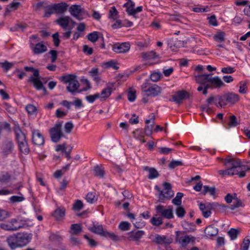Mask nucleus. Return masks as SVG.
<instances>
[{
    "instance_id": "obj_13",
    "label": "nucleus",
    "mask_w": 250,
    "mask_h": 250,
    "mask_svg": "<svg viewBox=\"0 0 250 250\" xmlns=\"http://www.w3.org/2000/svg\"><path fill=\"white\" fill-rule=\"evenodd\" d=\"M32 238L31 233H19L17 234V241L19 247H22L27 245Z\"/></svg>"
},
{
    "instance_id": "obj_18",
    "label": "nucleus",
    "mask_w": 250,
    "mask_h": 250,
    "mask_svg": "<svg viewBox=\"0 0 250 250\" xmlns=\"http://www.w3.org/2000/svg\"><path fill=\"white\" fill-rule=\"evenodd\" d=\"M32 141L35 145L41 146L44 144V138L38 130L32 131Z\"/></svg>"
},
{
    "instance_id": "obj_35",
    "label": "nucleus",
    "mask_w": 250,
    "mask_h": 250,
    "mask_svg": "<svg viewBox=\"0 0 250 250\" xmlns=\"http://www.w3.org/2000/svg\"><path fill=\"white\" fill-rule=\"evenodd\" d=\"M199 208L202 212V214L205 218H208L211 215V211L207 207L205 206V204L203 203H200L199 205Z\"/></svg>"
},
{
    "instance_id": "obj_60",
    "label": "nucleus",
    "mask_w": 250,
    "mask_h": 250,
    "mask_svg": "<svg viewBox=\"0 0 250 250\" xmlns=\"http://www.w3.org/2000/svg\"><path fill=\"white\" fill-rule=\"evenodd\" d=\"M26 110L29 114H34L36 113V107L32 104H28L26 106Z\"/></svg>"
},
{
    "instance_id": "obj_58",
    "label": "nucleus",
    "mask_w": 250,
    "mask_h": 250,
    "mask_svg": "<svg viewBox=\"0 0 250 250\" xmlns=\"http://www.w3.org/2000/svg\"><path fill=\"white\" fill-rule=\"evenodd\" d=\"M250 245V238L247 236L244 239L242 250H248Z\"/></svg>"
},
{
    "instance_id": "obj_6",
    "label": "nucleus",
    "mask_w": 250,
    "mask_h": 250,
    "mask_svg": "<svg viewBox=\"0 0 250 250\" xmlns=\"http://www.w3.org/2000/svg\"><path fill=\"white\" fill-rule=\"evenodd\" d=\"M61 80L64 83L68 84L66 89L68 92L73 95L77 92L80 84L77 80L76 75L73 74L65 75L62 77Z\"/></svg>"
},
{
    "instance_id": "obj_11",
    "label": "nucleus",
    "mask_w": 250,
    "mask_h": 250,
    "mask_svg": "<svg viewBox=\"0 0 250 250\" xmlns=\"http://www.w3.org/2000/svg\"><path fill=\"white\" fill-rule=\"evenodd\" d=\"M127 2L125 3L123 6L126 8V11L130 16H133L136 18L135 15L143 10V7L140 6L136 8H134L135 3L132 0H126Z\"/></svg>"
},
{
    "instance_id": "obj_19",
    "label": "nucleus",
    "mask_w": 250,
    "mask_h": 250,
    "mask_svg": "<svg viewBox=\"0 0 250 250\" xmlns=\"http://www.w3.org/2000/svg\"><path fill=\"white\" fill-rule=\"evenodd\" d=\"M14 148V145L11 140L6 141L3 144L2 147V153L5 156H7V155L11 154Z\"/></svg>"
},
{
    "instance_id": "obj_64",
    "label": "nucleus",
    "mask_w": 250,
    "mask_h": 250,
    "mask_svg": "<svg viewBox=\"0 0 250 250\" xmlns=\"http://www.w3.org/2000/svg\"><path fill=\"white\" fill-rule=\"evenodd\" d=\"M136 92L135 91L130 90L127 93V99L131 102H134L136 99Z\"/></svg>"
},
{
    "instance_id": "obj_36",
    "label": "nucleus",
    "mask_w": 250,
    "mask_h": 250,
    "mask_svg": "<svg viewBox=\"0 0 250 250\" xmlns=\"http://www.w3.org/2000/svg\"><path fill=\"white\" fill-rule=\"evenodd\" d=\"M65 214V209L63 208L57 209L54 214V217L58 220L62 218Z\"/></svg>"
},
{
    "instance_id": "obj_23",
    "label": "nucleus",
    "mask_w": 250,
    "mask_h": 250,
    "mask_svg": "<svg viewBox=\"0 0 250 250\" xmlns=\"http://www.w3.org/2000/svg\"><path fill=\"white\" fill-rule=\"evenodd\" d=\"M53 5L55 13L58 14L64 13L66 11L68 7V5L65 2L55 3Z\"/></svg>"
},
{
    "instance_id": "obj_43",
    "label": "nucleus",
    "mask_w": 250,
    "mask_h": 250,
    "mask_svg": "<svg viewBox=\"0 0 250 250\" xmlns=\"http://www.w3.org/2000/svg\"><path fill=\"white\" fill-rule=\"evenodd\" d=\"M85 199L87 202L92 204L97 201V198L95 196V193L89 192L87 194Z\"/></svg>"
},
{
    "instance_id": "obj_2",
    "label": "nucleus",
    "mask_w": 250,
    "mask_h": 250,
    "mask_svg": "<svg viewBox=\"0 0 250 250\" xmlns=\"http://www.w3.org/2000/svg\"><path fill=\"white\" fill-rule=\"evenodd\" d=\"M224 165L229 169H231L234 175H238L242 178L246 175L245 170L241 166V161L230 156L228 157L224 161Z\"/></svg>"
},
{
    "instance_id": "obj_44",
    "label": "nucleus",
    "mask_w": 250,
    "mask_h": 250,
    "mask_svg": "<svg viewBox=\"0 0 250 250\" xmlns=\"http://www.w3.org/2000/svg\"><path fill=\"white\" fill-rule=\"evenodd\" d=\"M10 175L6 172H2L0 173V182L2 183H7L10 180Z\"/></svg>"
},
{
    "instance_id": "obj_21",
    "label": "nucleus",
    "mask_w": 250,
    "mask_h": 250,
    "mask_svg": "<svg viewBox=\"0 0 250 250\" xmlns=\"http://www.w3.org/2000/svg\"><path fill=\"white\" fill-rule=\"evenodd\" d=\"M114 85L113 83H108L106 87L104 88L100 94V98L105 100L108 98L113 91Z\"/></svg>"
},
{
    "instance_id": "obj_55",
    "label": "nucleus",
    "mask_w": 250,
    "mask_h": 250,
    "mask_svg": "<svg viewBox=\"0 0 250 250\" xmlns=\"http://www.w3.org/2000/svg\"><path fill=\"white\" fill-rule=\"evenodd\" d=\"M98 98H100V94L99 93H96L93 95L87 96L85 97V99L89 103H93Z\"/></svg>"
},
{
    "instance_id": "obj_20",
    "label": "nucleus",
    "mask_w": 250,
    "mask_h": 250,
    "mask_svg": "<svg viewBox=\"0 0 250 250\" xmlns=\"http://www.w3.org/2000/svg\"><path fill=\"white\" fill-rule=\"evenodd\" d=\"M188 96V94L185 90L178 91L172 96V100H169L170 101H173L176 104H180L182 101Z\"/></svg>"
},
{
    "instance_id": "obj_53",
    "label": "nucleus",
    "mask_w": 250,
    "mask_h": 250,
    "mask_svg": "<svg viewBox=\"0 0 250 250\" xmlns=\"http://www.w3.org/2000/svg\"><path fill=\"white\" fill-rule=\"evenodd\" d=\"M109 13L108 18L109 19H117L118 12L114 6L111 8Z\"/></svg>"
},
{
    "instance_id": "obj_62",
    "label": "nucleus",
    "mask_w": 250,
    "mask_h": 250,
    "mask_svg": "<svg viewBox=\"0 0 250 250\" xmlns=\"http://www.w3.org/2000/svg\"><path fill=\"white\" fill-rule=\"evenodd\" d=\"M237 197L236 194L234 193L233 195L230 193H228L225 197V200L227 203H231L233 200Z\"/></svg>"
},
{
    "instance_id": "obj_25",
    "label": "nucleus",
    "mask_w": 250,
    "mask_h": 250,
    "mask_svg": "<svg viewBox=\"0 0 250 250\" xmlns=\"http://www.w3.org/2000/svg\"><path fill=\"white\" fill-rule=\"evenodd\" d=\"M32 49L34 54H39L43 53L47 51V47L43 42L37 43L34 46L32 47Z\"/></svg>"
},
{
    "instance_id": "obj_40",
    "label": "nucleus",
    "mask_w": 250,
    "mask_h": 250,
    "mask_svg": "<svg viewBox=\"0 0 250 250\" xmlns=\"http://www.w3.org/2000/svg\"><path fill=\"white\" fill-rule=\"evenodd\" d=\"M95 175L100 178H103L104 175V168L100 166H96L94 169Z\"/></svg>"
},
{
    "instance_id": "obj_61",
    "label": "nucleus",
    "mask_w": 250,
    "mask_h": 250,
    "mask_svg": "<svg viewBox=\"0 0 250 250\" xmlns=\"http://www.w3.org/2000/svg\"><path fill=\"white\" fill-rule=\"evenodd\" d=\"M133 225L136 228H142L145 226V223L140 219H137L133 222Z\"/></svg>"
},
{
    "instance_id": "obj_41",
    "label": "nucleus",
    "mask_w": 250,
    "mask_h": 250,
    "mask_svg": "<svg viewBox=\"0 0 250 250\" xmlns=\"http://www.w3.org/2000/svg\"><path fill=\"white\" fill-rule=\"evenodd\" d=\"M183 195V193L181 192H178L176 197L172 200V203L177 206H180L182 203V198Z\"/></svg>"
},
{
    "instance_id": "obj_50",
    "label": "nucleus",
    "mask_w": 250,
    "mask_h": 250,
    "mask_svg": "<svg viewBox=\"0 0 250 250\" xmlns=\"http://www.w3.org/2000/svg\"><path fill=\"white\" fill-rule=\"evenodd\" d=\"M130 223L125 221L121 222L119 225V229L122 231H127L130 229Z\"/></svg>"
},
{
    "instance_id": "obj_37",
    "label": "nucleus",
    "mask_w": 250,
    "mask_h": 250,
    "mask_svg": "<svg viewBox=\"0 0 250 250\" xmlns=\"http://www.w3.org/2000/svg\"><path fill=\"white\" fill-rule=\"evenodd\" d=\"M18 144L20 150L21 152L24 154H27L29 152V148L26 141L18 143Z\"/></svg>"
},
{
    "instance_id": "obj_56",
    "label": "nucleus",
    "mask_w": 250,
    "mask_h": 250,
    "mask_svg": "<svg viewBox=\"0 0 250 250\" xmlns=\"http://www.w3.org/2000/svg\"><path fill=\"white\" fill-rule=\"evenodd\" d=\"M118 63H103L102 67L105 69L117 70L119 68Z\"/></svg>"
},
{
    "instance_id": "obj_7",
    "label": "nucleus",
    "mask_w": 250,
    "mask_h": 250,
    "mask_svg": "<svg viewBox=\"0 0 250 250\" xmlns=\"http://www.w3.org/2000/svg\"><path fill=\"white\" fill-rule=\"evenodd\" d=\"M71 15L75 19L82 21L89 17L87 11L79 5H72L69 8Z\"/></svg>"
},
{
    "instance_id": "obj_3",
    "label": "nucleus",
    "mask_w": 250,
    "mask_h": 250,
    "mask_svg": "<svg viewBox=\"0 0 250 250\" xmlns=\"http://www.w3.org/2000/svg\"><path fill=\"white\" fill-rule=\"evenodd\" d=\"M142 92L144 96L156 97L161 93L162 88L160 86L156 84L151 83L148 79L146 80L145 82L141 86Z\"/></svg>"
},
{
    "instance_id": "obj_63",
    "label": "nucleus",
    "mask_w": 250,
    "mask_h": 250,
    "mask_svg": "<svg viewBox=\"0 0 250 250\" xmlns=\"http://www.w3.org/2000/svg\"><path fill=\"white\" fill-rule=\"evenodd\" d=\"M83 208V203L81 200H77L73 205L74 209L77 211H79L81 210Z\"/></svg>"
},
{
    "instance_id": "obj_16",
    "label": "nucleus",
    "mask_w": 250,
    "mask_h": 250,
    "mask_svg": "<svg viewBox=\"0 0 250 250\" xmlns=\"http://www.w3.org/2000/svg\"><path fill=\"white\" fill-rule=\"evenodd\" d=\"M153 241L159 245H169L172 243L173 239L171 237L166 235L156 234Z\"/></svg>"
},
{
    "instance_id": "obj_1",
    "label": "nucleus",
    "mask_w": 250,
    "mask_h": 250,
    "mask_svg": "<svg viewBox=\"0 0 250 250\" xmlns=\"http://www.w3.org/2000/svg\"><path fill=\"white\" fill-rule=\"evenodd\" d=\"M195 82L200 85L197 88L198 91H203V94L206 95L209 88H219L224 85V83L218 76L212 77L210 74H203L195 76Z\"/></svg>"
},
{
    "instance_id": "obj_24",
    "label": "nucleus",
    "mask_w": 250,
    "mask_h": 250,
    "mask_svg": "<svg viewBox=\"0 0 250 250\" xmlns=\"http://www.w3.org/2000/svg\"><path fill=\"white\" fill-rule=\"evenodd\" d=\"M141 56L144 61H150L159 58V55L154 51H150L146 52H143L141 54Z\"/></svg>"
},
{
    "instance_id": "obj_54",
    "label": "nucleus",
    "mask_w": 250,
    "mask_h": 250,
    "mask_svg": "<svg viewBox=\"0 0 250 250\" xmlns=\"http://www.w3.org/2000/svg\"><path fill=\"white\" fill-rule=\"evenodd\" d=\"M151 223L155 226H159L163 223L162 219L161 217H153L150 220Z\"/></svg>"
},
{
    "instance_id": "obj_47",
    "label": "nucleus",
    "mask_w": 250,
    "mask_h": 250,
    "mask_svg": "<svg viewBox=\"0 0 250 250\" xmlns=\"http://www.w3.org/2000/svg\"><path fill=\"white\" fill-rule=\"evenodd\" d=\"M53 8L54 7L53 4L47 6L44 12V17L48 18L52 14L55 13Z\"/></svg>"
},
{
    "instance_id": "obj_17",
    "label": "nucleus",
    "mask_w": 250,
    "mask_h": 250,
    "mask_svg": "<svg viewBox=\"0 0 250 250\" xmlns=\"http://www.w3.org/2000/svg\"><path fill=\"white\" fill-rule=\"evenodd\" d=\"M10 223L13 231H16L25 226V221L16 218H12L8 220Z\"/></svg>"
},
{
    "instance_id": "obj_42",
    "label": "nucleus",
    "mask_w": 250,
    "mask_h": 250,
    "mask_svg": "<svg viewBox=\"0 0 250 250\" xmlns=\"http://www.w3.org/2000/svg\"><path fill=\"white\" fill-rule=\"evenodd\" d=\"M239 124L235 116L232 115L229 117V122L228 123L229 127H233L236 126Z\"/></svg>"
},
{
    "instance_id": "obj_5",
    "label": "nucleus",
    "mask_w": 250,
    "mask_h": 250,
    "mask_svg": "<svg viewBox=\"0 0 250 250\" xmlns=\"http://www.w3.org/2000/svg\"><path fill=\"white\" fill-rule=\"evenodd\" d=\"M218 103H216V105L218 107H222L228 104H233L239 100V96L234 93H227L222 96L217 95Z\"/></svg>"
},
{
    "instance_id": "obj_4",
    "label": "nucleus",
    "mask_w": 250,
    "mask_h": 250,
    "mask_svg": "<svg viewBox=\"0 0 250 250\" xmlns=\"http://www.w3.org/2000/svg\"><path fill=\"white\" fill-rule=\"evenodd\" d=\"M25 70L27 72L31 71V73H32V74L28 79V82L32 83L36 89H42L44 92H46V90L43 87L42 83L40 80L38 70L34 69L33 67L28 66L25 67Z\"/></svg>"
},
{
    "instance_id": "obj_26",
    "label": "nucleus",
    "mask_w": 250,
    "mask_h": 250,
    "mask_svg": "<svg viewBox=\"0 0 250 250\" xmlns=\"http://www.w3.org/2000/svg\"><path fill=\"white\" fill-rule=\"evenodd\" d=\"M88 229L91 232L100 235L101 236L104 235L105 231L104 230L102 225L98 224H93L92 227L89 228Z\"/></svg>"
},
{
    "instance_id": "obj_38",
    "label": "nucleus",
    "mask_w": 250,
    "mask_h": 250,
    "mask_svg": "<svg viewBox=\"0 0 250 250\" xmlns=\"http://www.w3.org/2000/svg\"><path fill=\"white\" fill-rule=\"evenodd\" d=\"M21 3L19 2H12L8 7H7L5 10V14H8L9 13L13 10H17Z\"/></svg>"
},
{
    "instance_id": "obj_14",
    "label": "nucleus",
    "mask_w": 250,
    "mask_h": 250,
    "mask_svg": "<svg viewBox=\"0 0 250 250\" xmlns=\"http://www.w3.org/2000/svg\"><path fill=\"white\" fill-rule=\"evenodd\" d=\"M157 212L160 213L161 215L166 218L170 219L174 217L173 213V209L171 207H168L167 208H165L162 205H158L156 207Z\"/></svg>"
},
{
    "instance_id": "obj_46",
    "label": "nucleus",
    "mask_w": 250,
    "mask_h": 250,
    "mask_svg": "<svg viewBox=\"0 0 250 250\" xmlns=\"http://www.w3.org/2000/svg\"><path fill=\"white\" fill-rule=\"evenodd\" d=\"M240 231L239 229L231 228L228 232L229 235L231 240H235L237 238L238 234Z\"/></svg>"
},
{
    "instance_id": "obj_34",
    "label": "nucleus",
    "mask_w": 250,
    "mask_h": 250,
    "mask_svg": "<svg viewBox=\"0 0 250 250\" xmlns=\"http://www.w3.org/2000/svg\"><path fill=\"white\" fill-rule=\"evenodd\" d=\"M133 134L136 139L139 140L142 143H145L146 141L144 140V135L143 131L141 129H137L135 130Z\"/></svg>"
},
{
    "instance_id": "obj_33",
    "label": "nucleus",
    "mask_w": 250,
    "mask_h": 250,
    "mask_svg": "<svg viewBox=\"0 0 250 250\" xmlns=\"http://www.w3.org/2000/svg\"><path fill=\"white\" fill-rule=\"evenodd\" d=\"M19 195H14L9 198V202L10 203H15L22 202L25 198L21 192H19Z\"/></svg>"
},
{
    "instance_id": "obj_27",
    "label": "nucleus",
    "mask_w": 250,
    "mask_h": 250,
    "mask_svg": "<svg viewBox=\"0 0 250 250\" xmlns=\"http://www.w3.org/2000/svg\"><path fill=\"white\" fill-rule=\"evenodd\" d=\"M218 232V229L211 225L208 226L205 229V233L207 237L215 236Z\"/></svg>"
},
{
    "instance_id": "obj_30",
    "label": "nucleus",
    "mask_w": 250,
    "mask_h": 250,
    "mask_svg": "<svg viewBox=\"0 0 250 250\" xmlns=\"http://www.w3.org/2000/svg\"><path fill=\"white\" fill-rule=\"evenodd\" d=\"M82 232V227L80 224H74L71 225L70 233L72 235H78Z\"/></svg>"
},
{
    "instance_id": "obj_28",
    "label": "nucleus",
    "mask_w": 250,
    "mask_h": 250,
    "mask_svg": "<svg viewBox=\"0 0 250 250\" xmlns=\"http://www.w3.org/2000/svg\"><path fill=\"white\" fill-rule=\"evenodd\" d=\"M6 241L8 246L12 250H15L19 248L18 242L17 241V235L10 236L7 237Z\"/></svg>"
},
{
    "instance_id": "obj_32",
    "label": "nucleus",
    "mask_w": 250,
    "mask_h": 250,
    "mask_svg": "<svg viewBox=\"0 0 250 250\" xmlns=\"http://www.w3.org/2000/svg\"><path fill=\"white\" fill-rule=\"evenodd\" d=\"M233 204L231 205H230L229 207H228L227 206L225 205H222V207L223 208H229L231 210H234L236 208H238L239 207H242L244 206V204L242 202V201L238 198L237 197H236L235 199L234 200Z\"/></svg>"
},
{
    "instance_id": "obj_31",
    "label": "nucleus",
    "mask_w": 250,
    "mask_h": 250,
    "mask_svg": "<svg viewBox=\"0 0 250 250\" xmlns=\"http://www.w3.org/2000/svg\"><path fill=\"white\" fill-rule=\"evenodd\" d=\"M144 170L148 172L149 174L148 175V178L150 179H153L159 176L158 171L154 168L145 167H144Z\"/></svg>"
},
{
    "instance_id": "obj_39",
    "label": "nucleus",
    "mask_w": 250,
    "mask_h": 250,
    "mask_svg": "<svg viewBox=\"0 0 250 250\" xmlns=\"http://www.w3.org/2000/svg\"><path fill=\"white\" fill-rule=\"evenodd\" d=\"M99 33L97 31H94L88 34L87 36V39L92 42H95L99 38Z\"/></svg>"
},
{
    "instance_id": "obj_8",
    "label": "nucleus",
    "mask_w": 250,
    "mask_h": 250,
    "mask_svg": "<svg viewBox=\"0 0 250 250\" xmlns=\"http://www.w3.org/2000/svg\"><path fill=\"white\" fill-rule=\"evenodd\" d=\"M50 135L51 140L53 142L57 143L59 142L63 136L62 131V123L60 122L57 123L54 127L50 129Z\"/></svg>"
},
{
    "instance_id": "obj_59",
    "label": "nucleus",
    "mask_w": 250,
    "mask_h": 250,
    "mask_svg": "<svg viewBox=\"0 0 250 250\" xmlns=\"http://www.w3.org/2000/svg\"><path fill=\"white\" fill-rule=\"evenodd\" d=\"M183 165V163L179 160H173L169 164L168 167L170 168H174L175 167Z\"/></svg>"
},
{
    "instance_id": "obj_15",
    "label": "nucleus",
    "mask_w": 250,
    "mask_h": 250,
    "mask_svg": "<svg viewBox=\"0 0 250 250\" xmlns=\"http://www.w3.org/2000/svg\"><path fill=\"white\" fill-rule=\"evenodd\" d=\"M130 48V43L128 42L122 43L116 42L113 45V50L117 53H124L128 52Z\"/></svg>"
},
{
    "instance_id": "obj_45",
    "label": "nucleus",
    "mask_w": 250,
    "mask_h": 250,
    "mask_svg": "<svg viewBox=\"0 0 250 250\" xmlns=\"http://www.w3.org/2000/svg\"><path fill=\"white\" fill-rule=\"evenodd\" d=\"M225 34L224 32H219L214 35L213 38L215 41L222 42L225 40Z\"/></svg>"
},
{
    "instance_id": "obj_49",
    "label": "nucleus",
    "mask_w": 250,
    "mask_h": 250,
    "mask_svg": "<svg viewBox=\"0 0 250 250\" xmlns=\"http://www.w3.org/2000/svg\"><path fill=\"white\" fill-rule=\"evenodd\" d=\"M175 212L176 215L180 218L184 217L186 214L185 209L181 206H178V207L175 209Z\"/></svg>"
},
{
    "instance_id": "obj_51",
    "label": "nucleus",
    "mask_w": 250,
    "mask_h": 250,
    "mask_svg": "<svg viewBox=\"0 0 250 250\" xmlns=\"http://www.w3.org/2000/svg\"><path fill=\"white\" fill-rule=\"evenodd\" d=\"M203 194H205L208 192L211 195H214L215 193V188L214 187H209L207 186L203 187Z\"/></svg>"
},
{
    "instance_id": "obj_22",
    "label": "nucleus",
    "mask_w": 250,
    "mask_h": 250,
    "mask_svg": "<svg viewBox=\"0 0 250 250\" xmlns=\"http://www.w3.org/2000/svg\"><path fill=\"white\" fill-rule=\"evenodd\" d=\"M145 234L143 230L132 231L128 233V237L129 240L136 241L141 239Z\"/></svg>"
},
{
    "instance_id": "obj_52",
    "label": "nucleus",
    "mask_w": 250,
    "mask_h": 250,
    "mask_svg": "<svg viewBox=\"0 0 250 250\" xmlns=\"http://www.w3.org/2000/svg\"><path fill=\"white\" fill-rule=\"evenodd\" d=\"M103 236L109 238L114 241H117L119 240V237L116 234H115L114 233L108 232L106 231H105L104 233Z\"/></svg>"
},
{
    "instance_id": "obj_12",
    "label": "nucleus",
    "mask_w": 250,
    "mask_h": 250,
    "mask_svg": "<svg viewBox=\"0 0 250 250\" xmlns=\"http://www.w3.org/2000/svg\"><path fill=\"white\" fill-rule=\"evenodd\" d=\"M56 22L61 27L66 29L72 25L73 26L76 24L72 18L69 16H61L56 20Z\"/></svg>"
},
{
    "instance_id": "obj_29",
    "label": "nucleus",
    "mask_w": 250,
    "mask_h": 250,
    "mask_svg": "<svg viewBox=\"0 0 250 250\" xmlns=\"http://www.w3.org/2000/svg\"><path fill=\"white\" fill-rule=\"evenodd\" d=\"M14 131L18 143L26 141L24 134L21 131L19 126L15 128Z\"/></svg>"
},
{
    "instance_id": "obj_48",
    "label": "nucleus",
    "mask_w": 250,
    "mask_h": 250,
    "mask_svg": "<svg viewBox=\"0 0 250 250\" xmlns=\"http://www.w3.org/2000/svg\"><path fill=\"white\" fill-rule=\"evenodd\" d=\"M81 81L85 86L82 90L79 91V92H81L82 91H86L92 88L91 83L87 79H82Z\"/></svg>"
},
{
    "instance_id": "obj_9",
    "label": "nucleus",
    "mask_w": 250,
    "mask_h": 250,
    "mask_svg": "<svg viewBox=\"0 0 250 250\" xmlns=\"http://www.w3.org/2000/svg\"><path fill=\"white\" fill-rule=\"evenodd\" d=\"M164 189L161 190L158 186H155V189L160 192L159 200L160 202H163L165 199H168L171 198L174 195V192L171 189V186L169 183H164Z\"/></svg>"
},
{
    "instance_id": "obj_57",
    "label": "nucleus",
    "mask_w": 250,
    "mask_h": 250,
    "mask_svg": "<svg viewBox=\"0 0 250 250\" xmlns=\"http://www.w3.org/2000/svg\"><path fill=\"white\" fill-rule=\"evenodd\" d=\"M161 77L162 74L161 73L154 72L150 75V78L151 81L156 82L158 81Z\"/></svg>"
},
{
    "instance_id": "obj_10",
    "label": "nucleus",
    "mask_w": 250,
    "mask_h": 250,
    "mask_svg": "<svg viewBox=\"0 0 250 250\" xmlns=\"http://www.w3.org/2000/svg\"><path fill=\"white\" fill-rule=\"evenodd\" d=\"M184 232L180 231L176 232V241L182 247H186L190 243H194L195 241V237L191 235H181Z\"/></svg>"
}]
</instances>
